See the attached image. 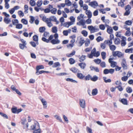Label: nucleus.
Segmentation results:
<instances>
[{
	"label": "nucleus",
	"mask_w": 133,
	"mask_h": 133,
	"mask_svg": "<svg viewBox=\"0 0 133 133\" xmlns=\"http://www.w3.org/2000/svg\"><path fill=\"white\" fill-rule=\"evenodd\" d=\"M91 76L90 75L88 74L85 77V79L86 81L89 80L90 79L91 80Z\"/></svg>",
	"instance_id": "obj_42"
},
{
	"label": "nucleus",
	"mask_w": 133,
	"mask_h": 133,
	"mask_svg": "<svg viewBox=\"0 0 133 133\" xmlns=\"http://www.w3.org/2000/svg\"><path fill=\"white\" fill-rule=\"evenodd\" d=\"M98 79V77L96 75H94L93 77H91V80L94 82H95L97 81Z\"/></svg>",
	"instance_id": "obj_27"
},
{
	"label": "nucleus",
	"mask_w": 133,
	"mask_h": 133,
	"mask_svg": "<svg viewBox=\"0 0 133 133\" xmlns=\"http://www.w3.org/2000/svg\"><path fill=\"white\" fill-rule=\"evenodd\" d=\"M94 61L97 64H99L101 63V60L99 59H95L94 60Z\"/></svg>",
	"instance_id": "obj_52"
},
{
	"label": "nucleus",
	"mask_w": 133,
	"mask_h": 133,
	"mask_svg": "<svg viewBox=\"0 0 133 133\" xmlns=\"http://www.w3.org/2000/svg\"><path fill=\"white\" fill-rule=\"evenodd\" d=\"M114 57L117 56L119 57H121L123 56V55L121 52L119 51L113 52L112 53Z\"/></svg>",
	"instance_id": "obj_1"
},
{
	"label": "nucleus",
	"mask_w": 133,
	"mask_h": 133,
	"mask_svg": "<svg viewBox=\"0 0 133 133\" xmlns=\"http://www.w3.org/2000/svg\"><path fill=\"white\" fill-rule=\"evenodd\" d=\"M17 108L16 107L15 108H11V111L14 114L16 113L17 112Z\"/></svg>",
	"instance_id": "obj_50"
},
{
	"label": "nucleus",
	"mask_w": 133,
	"mask_h": 133,
	"mask_svg": "<svg viewBox=\"0 0 133 133\" xmlns=\"http://www.w3.org/2000/svg\"><path fill=\"white\" fill-rule=\"evenodd\" d=\"M121 64L123 70H127V69L128 67L127 65L125 59H122Z\"/></svg>",
	"instance_id": "obj_2"
},
{
	"label": "nucleus",
	"mask_w": 133,
	"mask_h": 133,
	"mask_svg": "<svg viewBox=\"0 0 133 133\" xmlns=\"http://www.w3.org/2000/svg\"><path fill=\"white\" fill-rule=\"evenodd\" d=\"M101 54L102 59L104 60L106 58V53L104 52H101Z\"/></svg>",
	"instance_id": "obj_29"
},
{
	"label": "nucleus",
	"mask_w": 133,
	"mask_h": 133,
	"mask_svg": "<svg viewBox=\"0 0 133 133\" xmlns=\"http://www.w3.org/2000/svg\"><path fill=\"white\" fill-rule=\"evenodd\" d=\"M100 29L102 30H104L105 28V26L103 24H101L99 25Z\"/></svg>",
	"instance_id": "obj_55"
},
{
	"label": "nucleus",
	"mask_w": 133,
	"mask_h": 133,
	"mask_svg": "<svg viewBox=\"0 0 133 133\" xmlns=\"http://www.w3.org/2000/svg\"><path fill=\"white\" fill-rule=\"evenodd\" d=\"M33 40L36 42V44L37 45H38L39 44L38 42V36L36 35H34L33 37Z\"/></svg>",
	"instance_id": "obj_8"
},
{
	"label": "nucleus",
	"mask_w": 133,
	"mask_h": 133,
	"mask_svg": "<svg viewBox=\"0 0 133 133\" xmlns=\"http://www.w3.org/2000/svg\"><path fill=\"white\" fill-rule=\"evenodd\" d=\"M85 24V21L84 19L80 21L79 22L77 23V25H81L82 26H84Z\"/></svg>",
	"instance_id": "obj_7"
},
{
	"label": "nucleus",
	"mask_w": 133,
	"mask_h": 133,
	"mask_svg": "<svg viewBox=\"0 0 133 133\" xmlns=\"http://www.w3.org/2000/svg\"><path fill=\"white\" fill-rule=\"evenodd\" d=\"M100 65L102 68H104L106 66L105 63L104 62H101Z\"/></svg>",
	"instance_id": "obj_58"
},
{
	"label": "nucleus",
	"mask_w": 133,
	"mask_h": 133,
	"mask_svg": "<svg viewBox=\"0 0 133 133\" xmlns=\"http://www.w3.org/2000/svg\"><path fill=\"white\" fill-rule=\"evenodd\" d=\"M0 115L4 118L7 119L8 118V116L6 114L3 112H0Z\"/></svg>",
	"instance_id": "obj_33"
},
{
	"label": "nucleus",
	"mask_w": 133,
	"mask_h": 133,
	"mask_svg": "<svg viewBox=\"0 0 133 133\" xmlns=\"http://www.w3.org/2000/svg\"><path fill=\"white\" fill-rule=\"evenodd\" d=\"M131 9V7L129 5H128L126 6L125 8V10H128L129 11Z\"/></svg>",
	"instance_id": "obj_61"
},
{
	"label": "nucleus",
	"mask_w": 133,
	"mask_h": 133,
	"mask_svg": "<svg viewBox=\"0 0 133 133\" xmlns=\"http://www.w3.org/2000/svg\"><path fill=\"white\" fill-rule=\"evenodd\" d=\"M127 92L129 93H131L132 91V89L131 87H127L126 88Z\"/></svg>",
	"instance_id": "obj_26"
},
{
	"label": "nucleus",
	"mask_w": 133,
	"mask_h": 133,
	"mask_svg": "<svg viewBox=\"0 0 133 133\" xmlns=\"http://www.w3.org/2000/svg\"><path fill=\"white\" fill-rule=\"evenodd\" d=\"M30 21L29 22L31 23H33V22L35 20V19L34 17L32 16H30Z\"/></svg>",
	"instance_id": "obj_63"
},
{
	"label": "nucleus",
	"mask_w": 133,
	"mask_h": 133,
	"mask_svg": "<svg viewBox=\"0 0 133 133\" xmlns=\"http://www.w3.org/2000/svg\"><path fill=\"white\" fill-rule=\"evenodd\" d=\"M98 92V90L96 88L93 89L92 92V94L93 96H95L97 94Z\"/></svg>",
	"instance_id": "obj_17"
},
{
	"label": "nucleus",
	"mask_w": 133,
	"mask_h": 133,
	"mask_svg": "<svg viewBox=\"0 0 133 133\" xmlns=\"http://www.w3.org/2000/svg\"><path fill=\"white\" fill-rule=\"evenodd\" d=\"M49 18H47L46 20L45 21V22L47 24L48 26L49 27H51L53 25L51 23V22H49Z\"/></svg>",
	"instance_id": "obj_14"
},
{
	"label": "nucleus",
	"mask_w": 133,
	"mask_h": 133,
	"mask_svg": "<svg viewBox=\"0 0 133 133\" xmlns=\"http://www.w3.org/2000/svg\"><path fill=\"white\" fill-rule=\"evenodd\" d=\"M96 26H95L94 27H93L92 26V30L90 31V32L91 33H93L95 32V30H98V29H96Z\"/></svg>",
	"instance_id": "obj_53"
},
{
	"label": "nucleus",
	"mask_w": 133,
	"mask_h": 133,
	"mask_svg": "<svg viewBox=\"0 0 133 133\" xmlns=\"http://www.w3.org/2000/svg\"><path fill=\"white\" fill-rule=\"evenodd\" d=\"M86 57L85 55H82L81 57L79 58V61L81 62L84 61Z\"/></svg>",
	"instance_id": "obj_21"
},
{
	"label": "nucleus",
	"mask_w": 133,
	"mask_h": 133,
	"mask_svg": "<svg viewBox=\"0 0 133 133\" xmlns=\"http://www.w3.org/2000/svg\"><path fill=\"white\" fill-rule=\"evenodd\" d=\"M43 2L42 0L38 1L37 3V5L38 7H40L42 4Z\"/></svg>",
	"instance_id": "obj_43"
},
{
	"label": "nucleus",
	"mask_w": 133,
	"mask_h": 133,
	"mask_svg": "<svg viewBox=\"0 0 133 133\" xmlns=\"http://www.w3.org/2000/svg\"><path fill=\"white\" fill-rule=\"evenodd\" d=\"M80 39L81 40L79 41V44H80V46H81L83 45L85 41L83 39H82V38H81Z\"/></svg>",
	"instance_id": "obj_54"
},
{
	"label": "nucleus",
	"mask_w": 133,
	"mask_h": 133,
	"mask_svg": "<svg viewBox=\"0 0 133 133\" xmlns=\"http://www.w3.org/2000/svg\"><path fill=\"white\" fill-rule=\"evenodd\" d=\"M100 55V52L99 51H97L94 54H93V56L95 57H98Z\"/></svg>",
	"instance_id": "obj_59"
},
{
	"label": "nucleus",
	"mask_w": 133,
	"mask_h": 133,
	"mask_svg": "<svg viewBox=\"0 0 133 133\" xmlns=\"http://www.w3.org/2000/svg\"><path fill=\"white\" fill-rule=\"evenodd\" d=\"M116 63L114 61H113L111 63L110 66L111 67L114 68L116 66Z\"/></svg>",
	"instance_id": "obj_49"
},
{
	"label": "nucleus",
	"mask_w": 133,
	"mask_h": 133,
	"mask_svg": "<svg viewBox=\"0 0 133 133\" xmlns=\"http://www.w3.org/2000/svg\"><path fill=\"white\" fill-rule=\"evenodd\" d=\"M79 105L80 107L83 108H85V100L83 99H79Z\"/></svg>",
	"instance_id": "obj_3"
},
{
	"label": "nucleus",
	"mask_w": 133,
	"mask_h": 133,
	"mask_svg": "<svg viewBox=\"0 0 133 133\" xmlns=\"http://www.w3.org/2000/svg\"><path fill=\"white\" fill-rule=\"evenodd\" d=\"M66 80L67 81L70 82L74 83H77V81L73 80L72 79L69 78H67L66 79Z\"/></svg>",
	"instance_id": "obj_22"
},
{
	"label": "nucleus",
	"mask_w": 133,
	"mask_h": 133,
	"mask_svg": "<svg viewBox=\"0 0 133 133\" xmlns=\"http://www.w3.org/2000/svg\"><path fill=\"white\" fill-rule=\"evenodd\" d=\"M89 5L91 6L92 7H93V6H97L98 5V4L96 1H93L91 2H89Z\"/></svg>",
	"instance_id": "obj_10"
},
{
	"label": "nucleus",
	"mask_w": 133,
	"mask_h": 133,
	"mask_svg": "<svg viewBox=\"0 0 133 133\" xmlns=\"http://www.w3.org/2000/svg\"><path fill=\"white\" fill-rule=\"evenodd\" d=\"M41 130L40 129H37L35 130L34 132V133H40Z\"/></svg>",
	"instance_id": "obj_64"
},
{
	"label": "nucleus",
	"mask_w": 133,
	"mask_h": 133,
	"mask_svg": "<svg viewBox=\"0 0 133 133\" xmlns=\"http://www.w3.org/2000/svg\"><path fill=\"white\" fill-rule=\"evenodd\" d=\"M56 18L54 16H51L49 19V21L51 22L52 21L53 22L56 21Z\"/></svg>",
	"instance_id": "obj_19"
},
{
	"label": "nucleus",
	"mask_w": 133,
	"mask_h": 133,
	"mask_svg": "<svg viewBox=\"0 0 133 133\" xmlns=\"http://www.w3.org/2000/svg\"><path fill=\"white\" fill-rule=\"evenodd\" d=\"M121 102L123 104L127 105V101L126 99L123 98L121 99Z\"/></svg>",
	"instance_id": "obj_18"
},
{
	"label": "nucleus",
	"mask_w": 133,
	"mask_h": 133,
	"mask_svg": "<svg viewBox=\"0 0 133 133\" xmlns=\"http://www.w3.org/2000/svg\"><path fill=\"white\" fill-rule=\"evenodd\" d=\"M44 68V67L43 65H40L37 66L36 67V71H38L39 69Z\"/></svg>",
	"instance_id": "obj_36"
},
{
	"label": "nucleus",
	"mask_w": 133,
	"mask_h": 133,
	"mask_svg": "<svg viewBox=\"0 0 133 133\" xmlns=\"http://www.w3.org/2000/svg\"><path fill=\"white\" fill-rule=\"evenodd\" d=\"M77 76L78 78L81 79H82L85 77V76L80 73H78L77 74Z\"/></svg>",
	"instance_id": "obj_12"
},
{
	"label": "nucleus",
	"mask_w": 133,
	"mask_h": 133,
	"mask_svg": "<svg viewBox=\"0 0 133 133\" xmlns=\"http://www.w3.org/2000/svg\"><path fill=\"white\" fill-rule=\"evenodd\" d=\"M13 24L15 25H16V24H18V21L17 19H14L12 20Z\"/></svg>",
	"instance_id": "obj_40"
},
{
	"label": "nucleus",
	"mask_w": 133,
	"mask_h": 133,
	"mask_svg": "<svg viewBox=\"0 0 133 133\" xmlns=\"http://www.w3.org/2000/svg\"><path fill=\"white\" fill-rule=\"evenodd\" d=\"M86 14L88 15V17L89 18H91L92 14L90 10H87L85 12Z\"/></svg>",
	"instance_id": "obj_9"
},
{
	"label": "nucleus",
	"mask_w": 133,
	"mask_h": 133,
	"mask_svg": "<svg viewBox=\"0 0 133 133\" xmlns=\"http://www.w3.org/2000/svg\"><path fill=\"white\" fill-rule=\"evenodd\" d=\"M57 11V9L56 8H53L51 10H50L51 12L53 14H55L56 13Z\"/></svg>",
	"instance_id": "obj_37"
},
{
	"label": "nucleus",
	"mask_w": 133,
	"mask_h": 133,
	"mask_svg": "<svg viewBox=\"0 0 133 133\" xmlns=\"http://www.w3.org/2000/svg\"><path fill=\"white\" fill-rule=\"evenodd\" d=\"M18 13L19 17H21V16L23 17L24 16V13L21 10L18 11Z\"/></svg>",
	"instance_id": "obj_51"
},
{
	"label": "nucleus",
	"mask_w": 133,
	"mask_h": 133,
	"mask_svg": "<svg viewBox=\"0 0 133 133\" xmlns=\"http://www.w3.org/2000/svg\"><path fill=\"white\" fill-rule=\"evenodd\" d=\"M118 5L122 7H123L124 5V4L123 2H120L118 3Z\"/></svg>",
	"instance_id": "obj_48"
},
{
	"label": "nucleus",
	"mask_w": 133,
	"mask_h": 133,
	"mask_svg": "<svg viewBox=\"0 0 133 133\" xmlns=\"http://www.w3.org/2000/svg\"><path fill=\"white\" fill-rule=\"evenodd\" d=\"M69 63L71 64H74L75 62V61L72 58H70L69 59Z\"/></svg>",
	"instance_id": "obj_32"
},
{
	"label": "nucleus",
	"mask_w": 133,
	"mask_h": 133,
	"mask_svg": "<svg viewBox=\"0 0 133 133\" xmlns=\"http://www.w3.org/2000/svg\"><path fill=\"white\" fill-rule=\"evenodd\" d=\"M65 4L67 6H70L71 4V3L69 0H65Z\"/></svg>",
	"instance_id": "obj_39"
},
{
	"label": "nucleus",
	"mask_w": 133,
	"mask_h": 133,
	"mask_svg": "<svg viewBox=\"0 0 133 133\" xmlns=\"http://www.w3.org/2000/svg\"><path fill=\"white\" fill-rule=\"evenodd\" d=\"M42 39L43 41L47 43H48L49 42L48 39H47L46 38L44 37H43L42 38Z\"/></svg>",
	"instance_id": "obj_60"
},
{
	"label": "nucleus",
	"mask_w": 133,
	"mask_h": 133,
	"mask_svg": "<svg viewBox=\"0 0 133 133\" xmlns=\"http://www.w3.org/2000/svg\"><path fill=\"white\" fill-rule=\"evenodd\" d=\"M45 30V27H41L39 29V31L40 32L42 33L44 32Z\"/></svg>",
	"instance_id": "obj_24"
},
{
	"label": "nucleus",
	"mask_w": 133,
	"mask_h": 133,
	"mask_svg": "<svg viewBox=\"0 0 133 133\" xmlns=\"http://www.w3.org/2000/svg\"><path fill=\"white\" fill-rule=\"evenodd\" d=\"M70 70L74 73H76L77 72L78 69L75 67H72L70 69Z\"/></svg>",
	"instance_id": "obj_31"
},
{
	"label": "nucleus",
	"mask_w": 133,
	"mask_h": 133,
	"mask_svg": "<svg viewBox=\"0 0 133 133\" xmlns=\"http://www.w3.org/2000/svg\"><path fill=\"white\" fill-rule=\"evenodd\" d=\"M23 26L22 24H18L16 25V28L18 29H21L22 28Z\"/></svg>",
	"instance_id": "obj_41"
},
{
	"label": "nucleus",
	"mask_w": 133,
	"mask_h": 133,
	"mask_svg": "<svg viewBox=\"0 0 133 133\" xmlns=\"http://www.w3.org/2000/svg\"><path fill=\"white\" fill-rule=\"evenodd\" d=\"M41 101L42 102V103L43 105V108H46L47 107V102H46L45 100L43 99L42 98L41 99Z\"/></svg>",
	"instance_id": "obj_6"
},
{
	"label": "nucleus",
	"mask_w": 133,
	"mask_h": 133,
	"mask_svg": "<svg viewBox=\"0 0 133 133\" xmlns=\"http://www.w3.org/2000/svg\"><path fill=\"white\" fill-rule=\"evenodd\" d=\"M81 34L85 37H86L87 36L88 32L85 30H83L81 31Z\"/></svg>",
	"instance_id": "obj_28"
},
{
	"label": "nucleus",
	"mask_w": 133,
	"mask_h": 133,
	"mask_svg": "<svg viewBox=\"0 0 133 133\" xmlns=\"http://www.w3.org/2000/svg\"><path fill=\"white\" fill-rule=\"evenodd\" d=\"M75 51H73L70 54H66V55L68 57H71L75 55Z\"/></svg>",
	"instance_id": "obj_23"
},
{
	"label": "nucleus",
	"mask_w": 133,
	"mask_h": 133,
	"mask_svg": "<svg viewBox=\"0 0 133 133\" xmlns=\"http://www.w3.org/2000/svg\"><path fill=\"white\" fill-rule=\"evenodd\" d=\"M52 31L54 33H56L57 31V27L55 26L53 27L52 28Z\"/></svg>",
	"instance_id": "obj_30"
},
{
	"label": "nucleus",
	"mask_w": 133,
	"mask_h": 133,
	"mask_svg": "<svg viewBox=\"0 0 133 133\" xmlns=\"http://www.w3.org/2000/svg\"><path fill=\"white\" fill-rule=\"evenodd\" d=\"M132 23L131 21L130 20H128L125 22V23L126 25H131Z\"/></svg>",
	"instance_id": "obj_44"
},
{
	"label": "nucleus",
	"mask_w": 133,
	"mask_h": 133,
	"mask_svg": "<svg viewBox=\"0 0 133 133\" xmlns=\"http://www.w3.org/2000/svg\"><path fill=\"white\" fill-rule=\"evenodd\" d=\"M26 44L20 43L19 44V47L21 49H23L25 48H26Z\"/></svg>",
	"instance_id": "obj_34"
},
{
	"label": "nucleus",
	"mask_w": 133,
	"mask_h": 133,
	"mask_svg": "<svg viewBox=\"0 0 133 133\" xmlns=\"http://www.w3.org/2000/svg\"><path fill=\"white\" fill-rule=\"evenodd\" d=\"M107 31L109 34H111L113 31V30L112 28L110 27L109 28H108Z\"/></svg>",
	"instance_id": "obj_25"
},
{
	"label": "nucleus",
	"mask_w": 133,
	"mask_h": 133,
	"mask_svg": "<svg viewBox=\"0 0 133 133\" xmlns=\"http://www.w3.org/2000/svg\"><path fill=\"white\" fill-rule=\"evenodd\" d=\"M21 22L24 24L25 25H26L28 24L27 20L24 19H22L21 20Z\"/></svg>",
	"instance_id": "obj_47"
},
{
	"label": "nucleus",
	"mask_w": 133,
	"mask_h": 133,
	"mask_svg": "<svg viewBox=\"0 0 133 133\" xmlns=\"http://www.w3.org/2000/svg\"><path fill=\"white\" fill-rule=\"evenodd\" d=\"M54 117H55L57 120L59 121L60 122H63L62 119L60 116H58L57 115H55L54 116Z\"/></svg>",
	"instance_id": "obj_45"
},
{
	"label": "nucleus",
	"mask_w": 133,
	"mask_h": 133,
	"mask_svg": "<svg viewBox=\"0 0 133 133\" xmlns=\"http://www.w3.org/2000/svg\"><path fill=\"white\" fill-rule=\"evenodd\" d=\"M29 3L32 6H34L35 5L36 3L35 1L33 0H30Z\"/></svg>",
	"instance_id": "obj_35"
},
{
	"label": "nucleus",
	"mask_w": 133,
	"mask_h": 133,
	"mask_svg": "<svg viewBox=\"0 0 133 133\" xmlns=\"http://www.w3.org/2000/svg\"><path fill=\"white\" fill-rule=\"evenodd\" d=\"M49 72L48 71H46L44 70H42L40 71H37L36 72V74L37 75H38L39 74H41L43 73L46 72V73H49Z\"/></svg>",
	"instance_id": "obj_16"
},
{
	"label": "nucleus",
	"mask_w": 133,
	"mask_h": 133,
	"mask_svg": "<svg viewBox=\"0 0 133 133\" xmlns=\"http://www.w3.org/2000/svg\"><path fill=\"white\" fill-rule=\"evenodd\" d=\"M61 65L59 62H56L54 63L53 65V67H56L58 66H60Z\"/></svg>",
	"instance_id": "obj_46"
},
{
	"label": "nucleus",
	"mask_w": 133,
	"mask_h": 133,
	"mask_svg": "<svg viewBox=\"0 0 133 133\" xmlns=\"http://www.w3.org/2000/svg\"><path fill=\"white\" fill-rule=\"evenodd\" d=\"M122 40L121 41V45L122 46H124L126 44L125 41L126 40V38L125 37L122 36Z\"/></svg>",
	"instance_id": "obj_4"
},
{
	"label": "nucleus",
	"mask_w": 133,
	"mask_h": 133,
	"mask_svg": "<svg viewBox=\"0 0 133 133\" xmlns=\"http://www.w3.org/2000/svg\"><path fill=\"white\" fill-rule=\"evenodd\" d=\"M50 42L52 44H58L60 42V41L58 39H53L51 40Z\"/></svg>",
	"instance_id": "obj_5"
},
{
	"label": "nucleus",
	"mask_w": 133,
	"mask_h": 133,
	"mask_svg": "<svg viewBox=\"0 0 133 133\" xmlns=\"http://www.w3.org/2000/svg\"><path fill=\"white\" fill-rule=\"evenodd\" d=\"M112 40L111 39H110L109 40H108L107 41L105 40L104 42V43L108 44V45L109 46H110L111 45V44H112Z\"/></svg>",
	"instance_id": "obj_20"
},
{
	"label": "nucleus",
	"mask_w": 133,
	"mask_h": 133,
	"mask_svg": "<svg viewBox=\"0 0 133 133\" xmlns=\"http://www.w3.org/2000/svg\"><path fill=\"white\" fill-rule=\"evenodd\" d=\"M30 43L31 46L34 47H36V45H37L36 44V43H35L34 42L32 41L30 42Z\"/></svg>",
	"instance_id": "obj_56"
},
{
	"label": "nucleus",
	"mask_w": 133,
	"mask_h": 133,
	"mask_svg": "<svg viewBox=\"0 0 133 133\" xmlns=\"http://www.w3.org/2000/svg\"><path fill=\"white\" fill-rule=\"evenodd\" d=\"M109 46V47L110 50L111 51H114L116 49V46L114 45H111Z\"/></svg>",
	"instance_id": "obj_38"
},
{
	"label": "nucleus",
	"mask_w": 133,
	"mask_h": 133,
	"mask_svg": "<svg viewBox=\"0 0 133 133\" xmlns=\"http://www.w3.org/2000/svg\"><path fill=\"white\" fill-rule=\"evenodd\" d=\"M78 65L82 69H84L86 66V64L84 63H81L78 64Z\"/></svg>",
	"instance_id": "obj_11"
},
{
	"label": "nucleus",
	"mask_w": 133,
	"mask_h": 133,
	"mask_svg": "<svg viewBox=\"0 0 133 133\" xmlns=\"http://www.w3.org/2000/svg\"><path fill=\"white\" fill-rule=\"evenodd\" d=\"M116 88H118L119 90L120 91L123 90V88L121 86V85H119L116 87Z\"/></svg>",
	"instance_id": "obj_62"
},
{
	"label": "nucleus",
	"mask_w": 133,
	"mask_h": 133,
	"mask_svg": "<svg viewBox=\"0 0 133 133\" xmlns=\"http://www.w3.org/2000/svg\"><path fill=\"white\" fill-rule=\"evenodd\" d=\"M114 42L115 44L118 45L120 43V40L119 38L117 37L115 39Z\"/></svg>",
	"instance_id": "obj_15"
},
{
	"label": "nucleus",
	"mask_w": 133,
	"mask_h": 133,
	"mask_svg": "<svg viewBox=\"0 0 133 133\" xmlns=\"http://www.w3.org/2000/svg\"><path fill=\"white\" fill-rule=\"evenodd\" d=\"M128 79V76H125L121 78L122 80L124 81H126Z\"/></svg>",
	"instance_id": "obj_57"
},
{
	"label": "nucleus",
	"mask_w": 133,
	"mask_h": 133,
	"mask_svg": "<svg viewBox=\"0 0 133 133\" xmlns=\"http://www.w3.org/2000/svg\"><path fill=\"white\" fill-rule=\"evenodd\" d=\"M4 21L6 24H8L11 22V20L8 17H5L4 19Z\"/></svg>",
	"instance_id": "obj_13"
}]
</instances>
